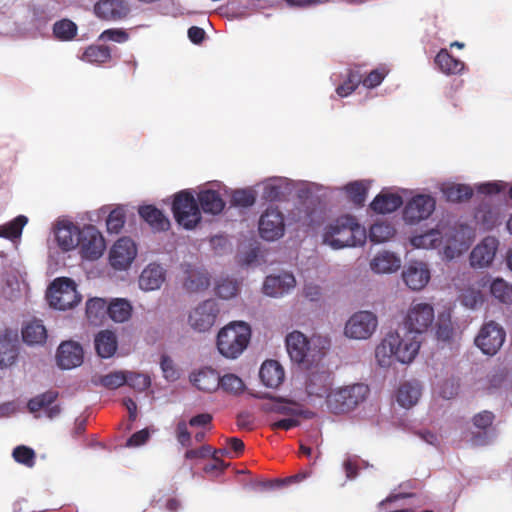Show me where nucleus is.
<instances>
[{"label": "nucleus", "instance_id": "nucleus-56", "mask_svg": "<svg viewBox=\"0 0 512 512\" xmlns=\"http://www.w3.org/2000/svg\"><path fill=\"white\" fill-rule=\"evenodd\" d=\"M125 377H127L125 384L138 391H144L151 384L150 378L142 373L125 372Z\"/></svg>", "mask_w": 512, "mask_h": 512}, {"label": "nucleus", "instance_id": "nucleus-46", "mask_svg": "<svg viewBox=\"0 0 512 512\" xmlns=\"http://www.w3.org/2000/svg\"><path fill=\"white\" fill-rule=\"evenodd\" d=\"M360 83H362V74L356 69H350L347 78L336 88V93L340 97H347L356 90Z\"/></svg>", "mask_w": 512, "mask_h": 512}, {"label": "nucleus", "instance_id": "nucleus-41", "mask_svg": "<svg viewBox=\"0 0 512 512\" xmlns=\"http://www.w3.org/2000/svg\"><path fill=\"white\" fill-rule=\"evenodd\" d=\"M77 25L70 19H61L53 25V35L60 41H71L77 35Z\"/></svg>", "mask_w": 512, "mask_h": 512}, {"label": "nucleus", "instance_id": "nucleus-43", "mask_svg": "<svg viewBox=\"0 0 512 512\" xmlns=\"http://www.w3.org/2000/svg\"><path fill=\"white\" fill-rule=\"evenodd\" d=\"M395 228L388 222H377L370 227L369 238L374 243H382L395 235Z\"/></svg>", "mask_w": 512, "mask_h": 512}, {"label": "nucleus", "instance_id": "nucleus-30", "mask_svg": "<svg viewBox=\"0 0 512 512\" xmlns=\"http://www.w3.org/2000/svg\"><path fill=\"white\" fill-rule=\"evenodd\" d=\"M268 411L303 419H312L315 417V413L313 411L304 409L301 404L283 399H280L278 404L271 406Z\"/></svg>", "mask_w": 512, "mask_h": 512}, {"label": "nucleus", "instance_id": "nucleus-53", "mask_svg": "<svg viewBox=\"0 0 512 512\" xmlns=\"http://www.w3.org/2000/svg\"><path fill=\"white\" fill-rule=\"evenodd\" d=\"M461 303L467 307L474 309L483 303V295L481 291L474 287L464 289L460 295Z\"/></svg>", "mask_w": 512, "mask_h": 512}, {"label": "nucleus", "instance_id": "nucleus-10", "mask_svg": "<svg viewBox=\"0 0 512 512\" xmlns=\"http://www.w3.org/2000/svg\"><path fill=\"white\" fill-rule=\"evenodd\" d=\"M504 329L494 321L485 323L477 337L476 346L486 355H495L505 341Z\"/></svg>", "mask_w": 512, "mask_h": 512}, {"label": "nucleus", "instance_id": "nucleus-7", "mask_svg": "<svg viewBox=\"0 0 512 512\" xmlns=\"http://www.w3.org/2000/svg\"><path fill=\"white\" fill-rule=\"evenodd\" d=\"M434 321V308L429 303H412L404 318L406 332L421 334L425 332Z\"/></svg>", "mask_w": 512, "mask_h": 512}, {"label": "nucleus", "instance_id": "nucleus-34", "mask_svg": "<svg viewBox=\"0 0 512 512\" xmlns=\"http://www.w3.org/2000/svg\"><path fill=\"white\" fill-rule=\"evenodd\" d=\"M421 396V386L418 382H405L397 392V402L404 408L414 406Z\"/></svg>", "mask_w": 512, "mask_h": 512}, {"label": "nucleus", "instance_id": "nucleus-11", "mask_svg": "<svg viewBox=\"0 0 512 512\" xmlns=\"http://www.w3.org/2000/svg\"><path fill=\"white\" fill-rule=\"evenodd\" d=\"M285 232L284 216L278 208L269 207L259 220L260 236L267 241L281 238Z\"/></svg>", "mask_w": 512, "mask_h": 512}, {"label": "nucleus", "instance_id": "nucleus-62", "mask_svg": "<svg viewBox=\"0 0 512 512\" xmlns=\"http://www.w3.org/2000/svg\"><path fill=\"white\" fill-rule=\"evenodd\" d=\"M492 436L488 430H479L478 432H471L468 442L473 447H482L490 444Z\"/></svg>", "mask_w": 512, "mask_h": 512}, {"label": "nucleus", "instance_id": "nucleus-1", "mask_svg": "<svg viewBox=\"0 0 512 512\" xmlns=\"http://www.w3.org/2000/svg\"><path fill=\"white\" fill-rule=\"evenodd\" d=\"M419 348L420 341L415 334L405 332L400 335L397 331L390 332L376 347L375 356L382 367L390 366L393 359L408 364L415 359Z\"/></svg>", "mask_w": 512, "mask_h": 512}, {"label": "nucleus", "instance_id": "nucleus-42", "mask_svg": "<svg viewBox=\"0 0 512 512\" xmlns=\"http://www.w3.org/2000/svg\"><path fill=\"white\" fill-rule=\"evenodd\" d=\"M442 235L438 230H430L424 234L416 235L411 239V243L416 248L431 249L441 245Z\"/></svg>", "mask_w": 512, "mask_h": 512}, {"label": "nucleus", "instance_id": "nucleus-16", "mask_svg": "<svg viewBox=\"0 0 512 512\" xmlns=\"http://www.w3.org/2000/svg\"><path fill=\"white\" fill-rule=\"evenodd\" d=\"M286 349L291 358L295 363H304L308 361V357L315 358L310 347V341L300 331H293L286 336L285 339Z\"/></svg>", "mask_w": 512, "mask_h": 512}, {"label": "nucleus", "instance_id": "nucleus-26", "mask_svg": "<svg viewBox=\"0 0 512 512\" xmlns=\"http://www.w3.org/2000/svg\"><path fill=\"white\" fill-rule=\"evenodd\" d=\"M165 281V270L156 263L149 264L139 277V286L142 290L152 291L159 289Z\"/></svg>", "mask_w": 512, "mask_h": 512}, {"label": "nucleus", "instance_id": "nucleus-18", "mask_svg": "<svg viewBox=\"0 0 512 512\" xmlns=\"http://www.w3.org/2000/svg\"><path fill=\"white\" fill-rule=\"evenodd\" d=\"M333 373L327 369H315L310 371L306 381V392L309 396L324 397L329 394L333 384Z\"/></svg>", "mask_w": 512, "mask_h": 512}, {"label": "nucleus", "instance_id": "nucleus-25", "mask_svg": "<svg viewBox=\"0 0 512 512\" xmlns=\"http://www.w3.org/2000/svg\"><path fill=\"white\" fill-rule=\"evenodd\" d=\"M197 202L200 211L206 214L217 215L225 208V202L218 191L205 189L197 194Z\"/></svg>", "mask_w": 512, "mask_h": 512}, {"label": "nucleus", "instance_id": "nucleus-63", "mask_svg": "<svg viewBox=\"0 0 512 512\" xmlns=\"http://www.w3.org/2000/svg\"><path fill=\"white\" fill-rule=\"evenodd\" d=\"M218 453H221V455L225 456L229 455V451L227 449H217L212 451L211 456L214 463L206 465L204 467L205 472H210L213 470H219L222 472L228 467V464L225 463L222 459H220V457H218Z\"/></svg>", "mask_w": 512, "mask_h": 512}, {"label": "nucleus", "instance_id": "nucleus-38", "mask_svg": "<svg viewBox=\"0 0 512 512\" xmlns=\"http://www.w3.org/2000/svg\"><path fill=\"white\" fill-rule=\"evenodd\" d=\"M132 315L131 303L123 298L113 299L108 305V317L117 323H123Z\"/></svg>", "mask_w": 512, "mask_h": 512}, {"label": "nucleus", "instance_id": "nucleus-60", "mask_svg": "<svg viewBox=\"0 0 512 512\" xmlns=\"http://www.w3.org/2000/svg\"><path fill=\"white\" fill-rule=\"evenodd\" d=\"M386 74L387 71L385 70V68L374 69L365 78L362 77V84L366 88H375L382 83Z\"/></svg>", "mask_w": 512, "mask_h": 512}, {"label": "nucleus", "instance_id": "nucleus-58", "mask_svg": "<svg viewBox=\"0 0 512 512\" xmlns=\"http://www.w3.org/2000/svg\"><path fill=\"white\" fill-rule=\"evenodd\" d=\"M188 422L185 420H179L175 427V437L178 443L183 447H189L191 445L192 437L188 430Z\"/></svg>", "mask_w": 512, "mask_h": 512}, {"label": "nucleus", "instance_id": "nucleus-39", "mask_svg": "<svg viewBox=\"0 0 512 512\" xmlns=\"http://www.w3.org/2000/svg\"><path fill=\"white\" fill-rule=\"evenodd\" d=\"M442 192L446 200L453 203L468 201L473 196V189L467 184H447Z\"/></svg>", "mask_w": 512, "mask_h": 512}, {"label": "nucleus", "instance_id": "nucleus-5", "mask_svg": "<svg viewBox=\"0 0 512 512\" xmlns=\"http://www.w3.org/2000/svg\"><path fill=\"white\" fill-rule=\"evenodd\" d=\"M172 212L176 222L185 229H193L201 221V211L190 190H182L174 195Z\"/></svg>", "mask_w": 512, "mask_h": 512}, {"label": "nucleus", "instance_id": "nucleus-48", "mask_svg": "<svg viewBox=\"0 0 512 512\" xmlns=\"http://www.w3.org/2000/svg\"><path fill=\"white\" fill-rule=\"evenodd\" d=\"M491 294L502 303L512 302V285L501 278L493 280L490 285Z\"/></svg>", "mask_w": 512, "mask_h": 512}, {"label": "nucleus", "instance_id": "nucleus-35", "mask_svg": "<svg viewBox=\"0 0 512 512\" xmlns=\"http://www.w3.org/2000/svg\"><path fill=\"white\" fill-rule=\"evenodd\" d=\"M108 305L103 298H91L86 303V316L88 321L95 326L101 325L108 317Z\"/></svg>", "mask_w": 512, "mask_h": 512}, {"label": "nucleus", "instance_id": "nucleus-22", "mask_svg": "<svg viewBox=\"0 0 512 512\" xmlns=\"http://www.w3.org/2000/svg\"><path fill=\"white\" fill-rule=\"evenodd\" d=\"M18 334L6 329L0 335V368L13 365L18 357Z\"/></svg>", "mask_w": 512, "mask_h": 512}, {"label": "nucleus", "instance_id": "nucleus-55", "mask_svg": "<svg viewBox=\"0 0 512 512\" xmlns=\"http://www.w3.org/2000/svg\"><path fill=\"white\" fill-rule=\"evenodd\" d=\"M124 223H125V213H124L123 209H121V208L113 209L109 213L107 220H106L107 230L110 233L117 234L123 228Z\"/></svg>", "mask_w": 512, "mask_h": 512}, {"label": "nucleus", "instance_id": "nucleus-54", "mask_svg": "<svg viewBox=\"0 0 512 512\" xmlns=\"http://www.w3.org/2000/svg\"><path fill=\"white\" fill-rule=\"evenodd\" d=\"M126 382L127 377H125V372L123 371H114L101 376L99 379V384L108 389H117Z\"/></svg>", "mask_w": 512, "mask_h": 512}, {"label": "nucleus", "instance_id": "nucleus-50", "mask_svg": "<svg viewBox=\"0 0 512 512\" xmlns=\"http://www.w3.org/2000/svg\"><path fill=\"white\" fill-rule=\"evenodd\" d=\"M230 202L235 207H251L256 202V195L250 189H238L232 193Z\"/></svg>", "mask_w": 512, "mask_h": 512}, {"label": "nucleus", "instance_id": "nucleus-28", "mask_svg": "<svg viewBox=\"0 0 512 512\" xmlns=\"http://www.w3.org/2000/svg\"><path fill=\"white\" fill-rule=\"evenodd\" d=\"M195 387L204 392H214L221 383L218 373L211 368H203L195 372L190 377Z\"/></svg>", "mask_w": 512, "mask_h": 512}, {"label": "nucleus", "instance_id": "nucleus-40", "mask_svg": "<svg viewBox=\"0 0 512 512\" xmlns=\"http://www.w3.org/2000/svg\"><path fill=\"white\" fill-rule=\"evenodd\" d=\"M210 285L208 273L191 269L185 279L184 287L189 292H200L207 289Z\"/></svg>", "mask_w": 512, "mask_h": 512}, {"label": "nucleus", "instance_id": "nucleus-20", "mask_svg": "<svg viewBox=\"0 0 512 512\" xmlns=\"http://www.w3.org/2000/svg\"><path fill=\"white\" fill-rule=\"evenodd\" d=\"M97 17L108 21H119L128 16L130 6L125 0H99L94 6Z\"/></svg>", "mask_w": 512, "mask_h": 512}, {"label": "nucleus", "instance_id": "nucleus-8", "mask_svg": "<svg viewBox=\"0 0 512 512\" xmlns=\"http://www.w3.org/2000/svg\"><path fill=\"white\" fill-rule=\"evenodd\" d=\"M78 241L77 248L82 258L87 260L100 258L106 247L102 234L93 225L81 229L78 234Z\"/></svg>", "mask_w": 512, "mask_h": 512}, {"label": "nucleus", "instance_id": "nucleus-31", "mask_svg": "<svg viewBox=\"0 0 512 512\" xmlns=\"http://www.w3.org/2000/svg\"><path fill=\"white\" fill-rule=\"evenodd\" d=\"M97 354L101 358L112 357L118 347L116 334L110 330L100 331L94 339Z\"/></svg>", "mask_w": 512, "mask_h": 512}, {"label": "nucleus", "instance_id": "nucleus-44", "mask_svg": "<svg viewBox=\"0 0 512 512\" xmlns=\"http://www.w3.org/2000/svg\"><path fill=\"white\" fill-rule=\"evenodd\" d=\"M110 58V49L103 45H91L83 53V59L89 63L102 64L109 61Z\"/></svg>", "mask_w": 512, "mask_h": 512}, {"label": "nucleus", "instance_id": "nucleus-9", "mask_svg": "<svg viewBox=\"0 0 512 512\" xmlns=\"http://www.w3.org/2000/svg\"><path fill=\"white\" fill-rule=\"evenodd\" d=\"M377 317L369 311L354 313L346 322L344 333L351 339H368L376 330Z\"/></svg>", "mask_w": 512, "mask_h": 512}, {"label": "nucleus", "instance_id": "nucleus-64", "mask_svg": "<svg viewBox=\"0 0 512 512\" xmlns=\"http://www.w3.org/2000/svg\"><path fill=\"white\" fill-rule=\"evenodd\" d=\"M213 416L210 413H200L190 418L188 424L192 428L211 429Z\"/></svg>", "mask_w": 512, "mask_h": 512}, {"label": "nucleus", "instance_id": "nucleus-52", "mask_svg": "<svg viewBox=\"0 0 512 512\" xmlns=\"http://www.w3.org/2000/svg\"><path fill=\"white\" fill-rule=\"evenodd\" d=\"M216 294L223 299H230L237 295L239 286L236 280L224 278L216 285Z\"/></svg>", "mask_w": 512, "mask_h": 512}, {"label": "nucleus", "instance_id": "nucleus-21", "mask_svg": "<svg viewBox=\"0 0 512 512\" xmlns=\"http://www.w3.org/2000/svg\"><path fill=\"white\" fill-rule=\"evenodd\" d=\"M293 274L284 272L280 275L267 276L263 284V292L270 297H281L295 287Z\"/></svg>", "mask_w": 512, "mask_h": 512}, {"label": "nucleus", "instance_id": "nucleus-36", "mask_svg": "<svg viewBox=\"0 0 512 512\" xmlns=\"http://www.w3.org/2000/svg\"><path fill=\"white\" fill-rule=\"evenodd\" d=\"M434 62L447 75L461 73L465 68L464 62L454 58L447 49H441L437 53Z\"/></svg>", "mask_w": 512, "mask_h": 512}, {"label": "nucleus", "instance_id": "nucleus-33", "mask_svg": "<svg viewBox=\"0 0 512 512\" xmlns=\"http://www.w3.org/2000/svg\"><path fill=\"white\" fill-rule=\"evenodd\" d=\"M23 341L29 345L45 343L47 330L40 320H32L22 328Z\"/></svg>", "mask_w": 512, "mask_h": 512}, {"label": "nucleus", "instance_id": "nucleus-24", "mask_svg": "<svg viewBox=\"0 0 512 512\" xmlns=\"http://www.w3.org/2000/svg\"><path fill=\"white\" fill-rule=\"evenodd\" d=\"M58 398V392L49 390L46 391L28 401L27 407L30 412L35 413L40 411L43 408H47L46 414L47 417L50 419H53L57 417L60 412L61 408L59 405H54L49 407L52 403L55 402V400Z\"/></svg>", "mask_w": 512, "mask_h": 512}, {"label": "nucleus", "instance_id": "nucleus-27", "mask_svg": "<svg viewBox=\"0 0 512 512\" xmlns=\"http://www.w3.org/2000/svg\"><path fill=\"white\" fill-rule=\"evenodd\" d=\"M284 369L275 360L265 361L259 371L262 383L268 388H278L284 380Z\"/></svg>", "mask_w": 512, "mask_h": 512}, {"label": "nucleus", "instance_id": "nucleus-45", "mask_svg": "<svg viewBox=\"0 0 512 512\" xmlns=\"http://www.w3.org/2000/svg\"><path fill=\"white\" fill-rule=\"evenodd\" d=\"M344 190L349 198V200L356 206H363L368 188L361 181L350 182L345 185Z\"/></svg>", "mask_w": 512, "mask_h": 512}, {"label": "nucleus", "instance_id": "nucleus-57", "mask_svg": "<svg viewBox=\"0 0 512 512\" xmlns=\"http://www.w3.org/2000/svg\"><path fill=\"white\" fill-rule=\"evenodd\" d=\"M494 420V413L488 410H484L474 415V417L472 418V423L473 426L479 430L489 431Z\"/></svg>", "mask_w": 512, "mask_h": 512}, {"label": "nucleus", "instance_id": "nucleus-47", "mask_svg": "<svg viewBox=\"0 0 512 512\" xmlns=\"http://www.w3.org/2000/svg\"><path fill=\"white\" fill-rule=\"evenodd\" d=\"M27 221L28 219L26 216L19 215L6 225L0 226V237L8 239L20 237L23 227L26 225Z\"/></svg>", "mask_w": 512, "mask_h": 512}, {"label": "nucleus", "instance_id": "nucleus-32", "mask_svg": "<svg viewBox=\"0 0 512 512\" xmlns=\"http://www.w3.org/2000/svg\"><path fill=\"white\" fill-rule=\"evenodd\" d=\"M403 204L401 196L394 193H381L370 204V208L379 214H387L396 211Z\"/></svg>", "mask_w": 512, "mask_h": 512}, {"label": "nucleus", "instance_id": "nucleus-51", "mask_svg": "<svg viewBox=\"0 0 512 512\" xmlns=\"http://www.w3.org/2000/svg\"><path fill=\"white\" fill-rule=\"evenodd\" d=\"M12 456L16 462L29 468L35 465L36 454L32 448L25 445L15 447Z\"/></svg>", "mask_w": 512, "mask_h": 512}, {"label": "nucleus", "instance_id": "nucleus-49", "mask_svg": "<svg viewBox=\"0 0 512 512\" xmlns=\"http://www.w3.org/2000/svg\"><path fill=\"white\" fill-rule=\"evenodd\" d=\"M220 385L225 392L238 395L241 394L245 389L243 380L235 374H225L220 377Z\"/></svg>", "mask_w": 512, "mask_h": 512}, {"label": "nucleus", "instance_id": "nucleus-19", "mask_svg": "<svg viewBox=\"0 0 512 512\" xmlns=\"http://www.w3.org/2000/svg\"><path fill=\"white\" fill-rule=\"evenodd\" d=\"M84 351L75 341H65L60 344L56 354L57 364L62 369H73L83 363Z\"/></svg>", "mask_w": 512, "mask_h": 512}, {"label": "nucleus", "instance_id": "nucleus-23", "mask_svg": "<svg viewBox=\"0 0 512 512\" xmlns=\"http://www.w3.org/2000/svg\"><path fill=\"white\" fill-rule=\"evenodd\" d=\"M80 229L70 222H59L55 230V238L58 246L63 251H70L78 246V234Z\"/></svg>", "mask_w": 512, "mask_h": 512}, {"label": "nucleus", "instance_id": "nucleus-29", "mask_svg": "<svg viewBox=\"0 0 512 512\" xmlns=\"http://www.w3.org/2000/svg\"><path fill=\"white\" fill-rule=\"evenodd\" d=\"M138 212L141 218H143L154 231H166L170 228L169 219L155 206H141Z\"/></svg>", "mask_w": 512, "mask_h": 512}, {"label": "nucleus", "instance_id": "nucleus-17", "mask_svg": "<svg viewBox=\"0 0 512 512\" xmlns=\"http://www.w3.org/2000/svg\"><path fill=\"white\" fill-rule=\"evenodd\" d=\"M499 241L494 236L485 237L470 254V264L474 268L488 267L494 260Z\"/></svg>", "mask_w": 512, "mask_h": 512}, {"label": "nucleus", "instance_id": "nucleus-4", "mask_svg": "<svg viewBox=\"0 0 512 512\" xmlns=\"http://www.w3.org/2000/svg\"><path fill=\"white\" fill-rule=\"evenodd\" d=\"M370 389L363 383L339 387L327 395L326 404L333 414H345L365 401Z\"/></svg>", "mask_w": 512, "mask_h": 512}, {"label": "nucleus", "instance_id": "nucleus-61", "mask_svg": "<svg viewBox=\"0 0 512 512\" xmlns=\"http://www.w3.org/2000/svg\"><path fill=\"white\" fill-rule=\"evenodd\" d=\"M128 38V33L125 30L118 28L104 30L100 35V39L102 40L114 41L117 43H124Z\"/></svg>", "mask_w": 512, "mask_h": 512}, {"label": "nucleus", "instance_id": "nucleus-59", "mask_svg": "<svg viewBox=\"0 0 512 512\" xmlns=\"http://www.w3.org/2000/svg\"><path fill=\"white\" fill-rule=\"evenodd\" d=\"M283 195L282 187L276 181L266 182L263 186L262 198L266 201L280 200Z\"/></svg>", "mask_w": 512, "mask_h": 512}, {"label": "nucleus", "instance_id": "nucleus-2", "mask_svg": "<svg viewBox=\"0 0 512 512\" xmlns=\"http://www.w3.org/2000/svg\"><path fill=\"white\" fill-rule=\"evenodd\" d=\"M366 240V232L354 216L344 215L325 227L323 242L333 249L355 247Z\"/></svg>", "mask_w": 512, "mask_h": 512}, {"label": "nucleus", "instance_id": "nucleus-15", "mask_svg": "<svg viewBox=\"0 0 512 512\" xmlns=\"http://www.w3.org/2000/svg\"><path fill=\"white\" fill-rule=\"evenodd\" d=\"M431 278L428 265L422 261H411L402 271V279L413 291H420L426 287Z\"/></svg>", "mask_w": 512, "mask_h": 512}, {"label": "nucleus", "instance_id": "nucleus-3", "mask_svg": "<svg viewBox=\"0 0 512 512\" xmlns=\"http://www.w3.org/2000/svg\"><path fill=\"white\" fill-rule=\"evenodd\" d=\"M251 329L245 322H232L223 327L217 335V348L226 358H237L247 347Z\"/></svg>", "mask_w": 512, "mask_h": 512}, {"label": "nucleus", "instance_id": "nucleus-14", "mask_svg": "<svg viewBox=\"0 0 512 512\" xmlns=\"http://www.w3.org/2000/svg\"><path fill=\"white\" fill-rule=\"evenodd\" d=\"M219 313L217 303L210 299L199 304L189 315V324L199 332L208 331Z\"/></svg>", "mask_w": 512, "mask_h": 512}, {"label": "nucleus", "instance_id": "nucleus-37", "mask_svg": "<svg viewBox=\"0 0 512 512\" xmlns=\"http://www.w3.org/2000/svg\"><path fill=\"white\" fill-rule=\"evenodd\" d=\"M401 261L393 253L384 251L371 261V269L376 273H391L400 268Z\"/></svg>", "mask_w": 512, "mask_h": 512}, {"label": "nucleus", "instance_id": "nucleus-12", "mask_svg": "<svg viewBox=\"0 0 512 512\" xmlns=\"http://www.w3.org/2000/svg\"><path fill=\"white\" fill-rule=\"evenodd\" d=\"M436 201L430 195L419 194L411 198L403 210V218L408 223L427 219L435 210Z\"/></svg>", "mask_w": 512, "mask_h": 512}, {"label": "nucleus", "instance_id": "nucleus-6", "mask_svg": "<svg viewBox=\"0 0 512 512\" xmlns=\"http://www.w3.org/2000/svg\"><path fill=\"white\" fill-rule=\"evenodd\" d=\"M47 298L50 306L58 310L73 308L81 300L75 283L68 278L54 280L48 288Z\"/></svg>", "mask_w": 512, "mask_h": 512}, {"label": "nucleus", "instance_id": "nucleus-13", "mask_svg": "<svg viewBox=\"0 0 512 512\" xmlns=\"http://www.w3.org/2000/svg\"><path fill=\"white\" fill-rule=\"evenodd\" d=\"M137 255L135 243L127 238L118 239L109 252V262L116 270L127 269Z\"/></svg>", "mask_w": 512, "mask_h": 512}]
</instances>
